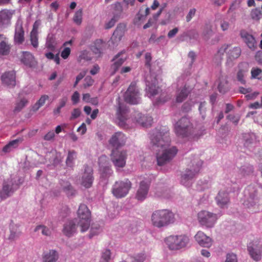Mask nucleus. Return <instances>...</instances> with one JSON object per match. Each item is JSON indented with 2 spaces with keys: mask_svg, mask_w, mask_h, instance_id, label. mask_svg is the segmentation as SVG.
<instances>
[{
  "mask_svg": "<svg viewBox=\"0 0 262 262\" xmlns=\"http://www.w3.org/2000/svg\"><path fill=\"white\" fill-rule=\"evenodd\" d=\"M41 231V233L46 236H50L51 234V231L49 228L43 225L37 226L34 229L35 232Z\"/></svg>",
  "mask_w": 262,
  "mask_h": 262,
  "instance_id": "nucleus-49",
  "label": "nucleus"
},
{
  "mask_svg": "<svg viewBox=\"0 0 262 262\" xmlns=\"http://www.w3.org/2000/svg\"><path fill=\"white\" fill-rule=\"evenodd\" d=\"M262 73V70L258 68H252L251 71V78L253 79L258 78L257 76Z\"/></svg>",
  "mask_w": 262,
  "mask_h": 262,
  "instance_id": "nucleus-58",
  "label": "nucleus"
},
{
  "mask_svg": "<svg viewBox=\"0 0 262 262\" xmlns=\"http://www.w3.org/2000/svg\"><path fill=\"white\" fill-rule=\"evenodd\" d=\"M194 238L197 243L202 247L209 248L212 245V239L202 231H198L194 236Z\"/></svg>",
  "mask_w": 262,
  "mask_h": 262,
  "instance_id": "nucleus-20",
  "label": "nucleus"
},
{
  "mask_svg": "<svg viewBox=\"0 0 262 262\" xmlns=\"http://www.w3.org/2000/svg\"><path fill=\"white\" fill-rule=\"evenodd\" d=\"M190 93L188 88L184 86L178 89L176 93V101L178 103L183 102L188 96Z\"/></svg>",
  "mask_w": 262,
  "mask_h": 262,
  "instance_id": "nucleus-34",
  "label": "nucleus"
},
{
  "mask_svg": "<svg viewBox=\"0 0 262 262\" xmlns=\"http://www.w3.org/2000/svg\"><path fill=\"white\" fill-rule=\"evenodd\" d=\"M28 103V101L26 99H22L18 103L16 104L14 111L18 112L20 111Z\"/></svg>",
  "mask_w": 262,
  "mask_h": 262,
  "instance_id": "nucleus-52",
  "label": "nucleus"
},
{
  "mask_svg": "<svg viewBox=\"0 0 262 262\" xmlns=\"http://www.w3.org/2000/svg\"><path fill=\"white\" fill-rule=\"evenodd\" d=\"M146 258V256L144 253H140L134 257L132 262H143Z\"/></svg>",
  "mask_w": 262,
  "mask_h": 262,
  "instance_id": "nucleus-54",
  "label": "nucleus"
},
{
  "mask_svg": "<svg viewBox=\"0 0 262 262\" xmlns=\"http://www.w3.org/2000/svg\"><path fill=\"white\" fill-rule=\"evenodd\" d=\"M118 105L119 106L117 112V119L119 120L118 124L120 126H124L127 119L126 114L128 112V109L125 106H124L120 102H119Z\"/></svg>",
  "mask_w": 262,
  "mask_h": 262,
  "instance_id": "nucleus-23",
  "label": "nucleus"
},
{
  "mask_svg": "<svg viewBox=\"0 0 262 262\" xmlns=\"http://www.w3.org/2000/svg\"><path fill=\"white\" fill-rule=\"evenodd\" d=\"M217 205L221 208H226L230 202L229 193L225 190L220 191L215 197Z\"/></svg>",
  "mask_w": 262,
  "mask_h": 262,
  "instance_id": "nucleus-19",
  "label": "nucleus"
},
{
  "mask_svg": "<svg viewBox=\"0 0 262 262\" xmlns=\"http://www.w3.org/2000/svg\"><path fill=\"white\" fill-rule=\"evenodd\" d=\"M61 185L63 191L68 196H73L75 195L76 191L69 182L63 181Z\"/></svg>",
  "mask_w": 262,
  "mask_h": 262,
  "instance_id": "nucleus-39",
  "label": "nucleus"
},
{
  "mask_svg": "<svg viewBox=\"0 0 262 262\" xmlns=\"http://www.w3.org/2000/svg\"><path fill=\"white\" fill-rule=\"evenodd\" d=\"M126 138L124 134L121 132L115 133L113 134L108 142L111 145L116 148L117 149L118 148L123 146L126 142Z\"/></svg>",
  "mask_w": 262,
  "mask_h": 262,
  "instance_id": "nucleus-15",
  "label": "nucleus"
},
{
  "mask_svg": "<svg viewBox=\"0 0 262 262\" xmlns=\"http://www.w3.org/2000/svg\"><path fill=\"white\" fill-rule=\"evenodd\" d=\"M126 156V151L114 149L111 154V160L115 167L122 168L125 165Z\"/></svg>",
  "mask_w": 262,
  "mask_h": 262,
  "instance_id": "nucleus-11",
  "label": "nucleus"
},
{
  "mask_svg": "<svg viewBox=\"0 0 262 262\" xmlns=\"http://www.w3.org/2000/svg\"><path fill=\"white\" fill-rule=\"evenodd\" d=\"M111 252L110 250L106 249L102 253V258L105 262H108L111 258Z\"/></svg>",
  "mask_w": 262,
  "mask_h": 262,
  "instance_id": "nucleus-62",
  "label": "nucleus"
},
{
  "mask_svg": "<svg viewBox=\"0 0 262 262\" xmlns=\"http://www.w3.org/2000/svg\"><path fill=\"white\" fill-rule=\"evenodd\" d=\"M92 59V57L90 52L84 50L80 52V54L78 57V60L79 62H81L82 60L85 61H90Z\"/></svg>",
  "mask_w": 262,
  "mask_h": 262,
  "instance_id": "nucleus-48",
  "label": "nucleus"
},
{
  "mask_svg": "<svg viewBox=\"0 0 262 262\" xmlns=\"http://www.w3.org/2000/svg\"><path fill=\"white\" fill-rule=\"evenodd\" d=\"M118 20H119V19H118L117 18H115V17L113 16V18H112L111 19V20H110L108 22L105 23V26H104L105 29H109L112 28L114 26L115 24Z\"/></svg>",
  "mask_w": 262,
  "mask_h": 262,
  "instance_id": "nucleus-56",
  "label": "nucleus"
},
{
  "mask_svg": "<svg viewBox=\"0 0 262 262\" xmlns=\"http://www.w3.org/2000/svg\"><path fill=\"white\" fill-rule=\"evenodd\" d=\"M94 82V80L90 76H86L84 79V83L83 84V86L85 88H86L89 86L92 85Z\"/></svg>",
  "mask_w": 262,
  "mask_h": 262,
  "instance_id": "nucleus-63",
  "label": "nucleus"
},
{
  "mask_svg": "<svg viewBox=\"0 0 262 262\" xmlns=\"http://www.w3.org/2000/svg\"><path fill=\"white\" fill-rule=\"evenodd\" d=\"M245 194L246 195H248L247 201L250 203V205H253L256 200L257 190L254 187L249 186L245 190Z\"/></svg>",
  "mask_w": 262,
  "mask_h": 262,
  "instance_id": "nucleus-30",
  "label": "nucleus"
},
{
  "mask_svg": "<svg viewBox=\"0 0 262 262\" xmlns=\"http://www.w3.org/2000/svg\"><path fill=\"white\" fill-rule=\"evenodd\" d=\"M248 251L251 258L258 261L261 259L262 255V246L259 242H255L249 243Z\"/></svg>",
  "mask_w": 262,
  "mask_h": 262,
  "instance_id": "nucleus-12",
  "label": "nucleus"
},
{
  "mask_svg": "<svg viewBox=\"0 0 262 262\" xmlns=\"http://www.w3.org/2000/svg\"><path fill=\"white\" fill-rule=\"evenodd\" d=\"M225 262H238L236 255L233 253L227 254Z\"/></svg>",
  "mask_w": 262,
  "mask_h": 262,
  "instance_id": "nucleus-53",
  "label": "nucleus"
},
{
  "mask_svg": "<svg viewBox=\"0 0 262 262\" xmlns=\"http://www.w3.org/2000/svg\"><path fill=\"white\" fill-rule=\"evenodd\" d=\"M125 102L131 104L140 103L141 97L139 91L135 82H132L124 95Z\"/></svg>",
  "mask_w": 262,
  "mask_h": 262,
  "instance_id": "nucleus-8",
  "label": "nucleus"
},
{
  "mask_svg": "<svg viewBox=\"0 0 262 262\" xmlns=\"http://www.w3.org/2000/svg\"><path fill=\"white\" fill-rule=\"evenodd\" d=\"M64 234L67 236H72L76 232V224L74 221L67 222L63 229Z\"/></svg>",
  "mask_w": 262,
  "mask_h": 262,
  "instance_id": "nucleus-35",
  "label": "nucleus"
},
{
  "mask_svg": "<svg viewBox=\"0 0 262 262\" xmlns=\"http://www.w3.org/2000/svg\"><path fill=\"white\" fill-rule=\"evenodd\" d=\"M46 160L54 166H56L61 162V154L56 150H52L46 155Z\"/></svg>",
  "mask_w": 262,
  "mask_h": 262,
  "instance_id": "nucleus-24",
  "label": "nucleus"
},
{
  "mask_svg": "<svg viewBox=\"0 0 262 262\" xmlns=\"http://www.w3.org/2000/svg\"><path fill=\"white\" fill-rule=\"evenodd\" d=\"M165 242L170 250H180L186 247L189 243V238L186 235H170L166 238Z\"/></svg>",
  "mask_w": 262,
  "mask_h": 262,
  "instance_id": "nucleus-6",
  "label": "nucleus"
},
{
  "mask_svg": "<svg viewBox=\"0 0 262 262\" xmlns=\"http://www.w3.org/2000/svg\"><path fill=\"white\" fill-rule=\"evenodd\" d=\"M58 259V254L54 250H50L42 254V262H56Z\"/></svg>",
  "mask_w": 262,
  "mask_h": 262,
  "instance_id": "nucleus-33",
  "label": "nucleus"
},
{
  "mask_svg": "<svg viewBox=\"0 0 262 262\" xmlns=\"http://www.w3.org/2000/svg\"><path fill=\"white\" fill-rule=\"evenodd\" d=\"M93 180L92 168L88 166H85L82 177L81 185L85 188H90L92 185Z\"/></svg>",
  "mask_w": 262,
  "mask_h": 262,
  "instance_id": "nucleus-18",
  "label": "nucleus"
},
{
  "mask_svg": "<svg viewBox=\"0 0 262 262\" xmlns=\"http://www.w3.org/2000/svg\"><path fill=\"white\" fill-rule=\"evenodd\" d=\"M103 41L101 39H97L94 45L92 46L91 50L96 55H100L101 53Z\"/></svg>",
  "mask_w": 262,
  "mask_h": 262,
  "instance_id": "nucleus-42",
  "label": "nucleus"
},
{
  "mask_svg": "<svg viewBox=\"0 0 262 262\" xmlns=\"http://www.w3.org/2000/svg\"><path fill=\"white\" fill-rule=\"evenodd\" d=\"M21 234V232L19 230H11L10 234L9 237V239L12 241H14L18 238Z\"/></svg>",
  "mask_w": 262,
  "mask_h": 262,
  "instance_id": "nucleus-55",
  "label": "nucleus"
},
{
  "mask_svg": "<svg viewBox=\"0 0 262 262\" xmlns=\"http://www.w3.org/2000/svg\"><path fill=\"white\" fill-rule=\"evenodd\" d=\"M147 92L150 95L154 96L157 95L159 92V88L156 86L155 78L151 79L150 76H147L145 78Z\"/></svg>",
  "mask_w": 262,
  "mask_h": 262,
  "instance_id": "nucleus-26",
  "label": "nucleus"
},
{
  "mask_svg": "<svg viewBox=\"0 0 262 262\" xmlns=\"http://www.w3.org/2000/svg\"><path fill=\"white\" fill-rule=\"evenodd\" d=\"M1 78L3 84L8 88H13L16 85V73L14 71L5 72Z\"/></svg>",
  "mask_w": 262,
  "mask_h": 262,
  "instance_id": "nucleus-14",
  "label": "nucleus"
},
{
  "mask_svg": "<svg viewBox=\"0 0 262 262\" xmlns=\"http://www.w3.org/2000/svg\"><path fill=\"white\" fill-rule=\"evenodd\" d=\"M73 21L77 25H80L82 20V10L81 9L77 10L73 16Z\"/></svg>",
  "mask_w": 262,
  "mask_h": 262,
  "instance_id": "nucleus-47",
  "label": "nucleus"
},
{
  "mask_svg": "<svg viewBox=\"0 0 262 262\" xmlns=\"http://www.w3.org/2000/svg\"><path fill=\"white\" fill-rule=\"evenodd\" d=\"M148 188L149 186L146 182H141L136 193V198L140 201L144 200L147 196Z\"/></svg>",
  "mask_w": 262,
  "mask_h": 262,
  "instance_id": "nucleus-28",
  "label": "nucleus"
},
{
  "mask_svg": "<svg viewBox=\"0 0 262 262\" xmlns=\"http://www.w3.org/2000/svg\"><path fill=\"white\" fill-rule=\"evenodd\" d=\"M127 55L125 54L124 51H122L118 53L113 58L112 61L114 63L111 66V69L113 70L114 74L119 69V68L124 62L126 60Z\"/></svg>",
  "mask_w": 262,
  "mask_h": 262,
  "instance_id": "nucleus-22",
  "label": "nucleus"
},
{
  "mask_svg": "<svg viewBox=\"0 0 262 262\" xmlns=\"http://www.w3.org/2000/svg\"><path fill=\"white\" fill-rule=\"evenodd\" d=\"M244 139V146L247 148H250L252 145L256 143V137L254 134H245Z\"/></svg>",
  "mask_w": 262,
  "mask_h": 262,
  "instance_id": "nucleus-40",
  "label": "nucleus"
},
{
  "mask_svg": "<svg viewBox=\"0 0 262 262\" xmlns=\"http://www.w3.org/2000/svg\"><path fill=\"white\" fill-rule=\"evenodd\" d=\"M206 103L205 102H201L199 105V110L200 114L202 115L203 118H204L206 116Z\"/></svg>",
  "mask_w": 262,
  "mask_h": 262,
  "instance_id": "nucleus-57",
  "label": "nucleus"
},
{
  "mask_svg": "<svg viewBox=\"0 0 262 262\" xmlns=\"http://www.w3.org/2000/svg\"><path fill=\"white\" fill-rule=\"evenodd\" d=\"M240 36L243 41L252 51L256 48V41L254 37L247 31L242 30L240 31Z\"/></svg>",
  "mask_w": 262,
  "mask_h": 262,
  "instance_id": "nucleus-17",
  "label": "nucleus"
},
{
  "mask_svg": "<svg viewBox=\"0 0 262 262\" xmlns=\"http://www.w3.org/2000/svg\"><path fill=\"white\" fill-rule=\"evenodd\" d=\"M152 149L156 152L157 164L164 165L169 163L176 155L178 149L170 146L169 130L160 127L153 131L150 137Z\"/></svg>",
  "mask_w": 262,
  "mask_h": 262,
  "instance_id": "nucleus-1",
  "label": "nucleus"
},
{
  "mask_svg": "<svg viewBox=\"0 0 262 262\" xmlns=\"http://www.w3.org/2000/svg\"><path fill=\"white\" fill-rule=\"evenodd\" d=\"M244 76V71L243 70H239L237 73V79L238 81H239L242 84H245L246 83Z\"/></svg>",
  "mask_w": 262,
  "mask_h": 262,
  "instance_id": "nucleus-59",
  "label": "nucleus"
},
{
  "mask_svg": "<svg viewBox=\"0 0 262 262\" xmlns=\"http://www.w3.org/2000/svg\"><path fill=\"white\" fill-rule=\"evenodd\" d=\"M100 232V228L99 226L92 227L90 230L89 237L92 238L94 236L98 234Z\"/></svg>",
  "mask_w": 262,
  "mask_h": 262,
  "instance_id": "nucleus-60",
  "label": "nucleus"
},
{
  "mask_svg": "<svg viewBox=\"0 0 262 262\" xmlns=\"http://www.w3.org/2000/svg\"><path fill=\"white\" fill-rule=\"evenodd\" d=\"M13 181L11 178L8 179L3 184L2 190L0 191V198L2 200L9 197L14 192Z\"/></svg>",
  "mask_w": 262,
  "mask_h": 262,
  "instance_id": "nucleus-16",
  "label": "nucleus"
},
{
  "mask_svg": "<svg viewBox=\"0 0 262 262\" xmlns=\"http://www.w3.org/2000/svg\"><path fill=\"white\" fill-rule=\"evenodd\" d=\"M81 112L79 108H74L73 112L71 113V116L70 117V120H74L78 117H79L81 114Z\"/></svg>",
  "mask_w": 262,
  "mask_h": 262,
  "instance_id": "nucleus-61",
  "label": "nucleus"
},
{
  "mask_svg": "<svg viewBox=\"0 0 262 262\" xmlns=\"http://www.w3.org/2000/svg\"><path fill=\"white\" fill-rule=\"evenodd\" d=\"M150 221L154 227L161 228L173 223L174 215L167 209L157 210L152 212Z\"/></svg>",
  "mask_w": 262,
  "mask_h": 262,
  "instance_id": "nucleus-3",
  "label": "nucleus"
},
{
  "mask_svg": "<svg viewBox=\"0 0 262 262\" xmlns=\"http://www.w3.org/2000/svg\"><path fill=\"white\" fill-rule=\"evenodd\" d=\"M106 157L104 156H101L99 158V164H100V171L101 172V174L102 177H109L112 173V170L110 167L106 166H103L102 165H100V162L102 161L105 160Z\"/></svg>",
  "mask_w": 262,
  "mask_h": 262,
  "instance_id": "nucleus-38",
  "label": "nucleus"
},
{
  "mask_svg": "<svg viewBox=\"0 0 262 262\" xmlns=\"http://www.w3.org/2000/svg\"><path fill=\"white\" fill-rule=\"evenodd\" d=\"M195 12L196 9L195 8H192L189 10V12L186 17V21L187 22L191 20L192 18L195 15Z\"/></svg>",
  "mask_w": 262,
  "mask_h": 262,
  "instance_id": "nucleus-64",
  "label": "nucleus"
},
{
  "mask_svg": "<svg viewBox=\"0 0 262 262\" xmlns=\"http://www.w3.org/2000/svg\"><path fill=\"white\" fill-rule=\"evenodd\" d=\"M24 31L21 23L17 22L15 25V34L14 37V42L20 45L24 41Z\"/></svg>",
  "mask_w": 262,
  "mask_h": 262,
  "instance_id": "nucleus-25",
  "label": "nucleus"
},
{
  "mask_svg": "<svg viewBox=\"0 0 262 262\" xmlns=\"http://www.w3.org/2000/svg\"><path fill=\"white\" fill-rule=\"evenodd\" d=\"M136 121L144 127L151 125L152 119L150 116H145L141 113H138L135 116Z\"/></svg>",
  "mask_w": 262,
  "mask_h": 262,
  "instance_id": "nucleus-31",
  "label": "nucleus"
},
{
  "mask_svg": "<svg viewBox=\"0 0 262 262\" xmlns=\"http://www.w3.org/2000/svg\"><path fill=\"white\" fill-rule=\"evenodd\" d=\"M174 130L177 136L186 138L191 136L194 133L193 125L187 117H183L174 125Z\"/></svg>",
  "mask_w": 262,
  "mask_h": 262,
  "instance_id": "nucleus-5",
  "label": "nucleus"
},
{
  "mask_svg": "<svg viewBox=\"0 0 262 262\" xmlns=\"http://www.w3.org/2000/svg\"><path fill=\"white\" fill-rule=\"evenodd\" d=\"M77 158V152L74 150H69L68 156L66 161V166L69 167H73L74 161Z\"/></svg>",
  "mask_w": 262,
  "mask_h": 262,
  "instance_id": "nucleus-37",
  "label": "nucleus"
},
{
  "mask_svg": "<svg viewBox=\"0 0 262 262\" xmlns=\"http://www.w3.org/2000/svg\"><path fill=\"white\" fill-rule=\"evenodd\" d=\"M23 141L22 138H19L15 140L10 141L8 144L5 145L3 148V151L5 152L10 151L13 148L17 147L19 144Z\"/></svg>",
  "mask_w": 262,
  "mask_h": 262,
  "instance_id": "nucleus-36",
  "label": "nucleus"
},
{
  "mask_svg": "<svg viewBox=\"0 0 262 262\" xmlns=\"http://www.w3.org/2000/svg\"><path fill=\"white\" fill-rule=\"evenodd\" d=\"M56 41L55 38L53 35H48L47 42H46V47L51 51H54L56 47Z\"/></svg>",
  "mask_w": 262,
  "mask_h": 262,
  "instance_id": "nucleus-44",
  "label": "nucleus"
},
{
  "mask_svg": "<svg viewBox=\"0 0 262 262\" xmlns=\"http://www.w3.org/2000/svg\"><path fill=\"white\" fill-rule=\"evenodd\" d=\"M20 61L25 66L30 68H33L36 66L35 61L33 55L29 52H23L20 58Z\"/></svg>",
  "mask_w": 262,
  "mask_h": 262,
  "instance_id": "nucleus-27",
  "label": "nucleus"
},
{
  "mask_svg": "<svg viewBox=\"0 0 262 262\" xmlns=\"http://www.w3.org/2000/svg\"><path fill=\"white\" fill-rule=\"evenodd\" d=\"M199 34L198 32L195 30H190L187 32L184 33L181 36V40L184 41V37H187L189 38L190 40L194 39L197 40L199 38Z\"/></svg>",
  "mask_w": 262,
  "mask_h": 262,
  "instance_id": "nucleus-41",
  "label": "nucleus"
},
{
  "mask_svg": "<svg viewBox=\"0 0 262 262\" xmlns=\"http://www.w3.org/2000/svg\"><path fill=\"white\" fill-rule=\"evenodd\" d=\"M242 50L239 47H233L231 44H224L217 50L213 57L214 62L220 66L224 59L225 53L226 55V64L229 67L233 66V62L241 55Z\"/></svg>",
  "mask_w": 262,
  "mask_h": 262,
  "instance_id": "nucleus-2",
  "label": "nucleus"
},
{
  "mask_svg": "<svg viewBox=\"0 0 262 262\" xmlns=\"http://www.w3.org/2000/svg\"><path fill=\"white\" fill-rule=\"evenodd\" d=\"M77 213L79 218L78 225L80 227L81 231L85 232L90 226L91 212L86 205L81 204L79 206Z\"/></svg>",
  "mask_w": 262,
  "mask_h": 262,
  "instance_id": "nucleus-7",
  "label": "nucleus"
},
{
  "mask_svg": "<svg viewBox=\"0 0 262 262\" xmlns=\"http://www.w3.org/2000/svg\"><path fill=\"white\" fill-rule=\"evenodd\" d=\"M125 28L126 26L123 24H120L117 26L110 41V46L114 47L117 46L118 42L124 35Z\"/></svg>",
  "mask_w": 262,
  "mask_h": 262,
  "instance_id": "nucleus-13",
  "label": "nucleus"
},
{
  "mask_svg": "<svg viewBox=\"0 0 262 262\" xmlns=\"http://www.w3.org/2000/svg\"><path fill=\"white\" fill-rule=\"evenodd\" d=\"M30 41L33 47L37 48L38 47V32L36 28H33L30 33Z\"/></svg>",
  "mask_w": 262,
  "mask_h": 262,
  "instance_id": "nucleus-43",
  "label": "nucleus"
},
{
  "mask_svg": "<svg viewBox=\"0 0 262 262\" xmlns=\"http://www.w3.org/2000/svg\"><path fill=\"white\" fill-rule=\"evenodd\" d=\"M113 16L119 19L123 12V7L119 2H117L114 5Z\"/></svg>",
  "mask_w": 262,
  "mask_h": 262,
  "instance_id": "nucleus-45",
  "label": "nucleus"
},
{
  "mask_svg": "<svg viewBox=\"0 0 262 262\" xmlns=\"http://www.w3.org/2000/svg\"><path fill=\"white\" fill-rule=\"evenodd\" d=\"M250 15L253 19L258 21L261 17V12L260 10L256 8L251 11Z\"/></svg>",
  "mask_w": 262,
  "mask_h": 262,
  "instance_id": "nucleus-51",
  "label": "nucleus"
},
{
  "mask_svg": "<svg viewBox=\"0 0 262 262\" xmlns=\"http://www.w3.org/2000/svg\"><path fill=\"white\" fill-rule=\"evenodd\" d=\"M14 11L4 9L0 11V27L4 28L10 24Z\"/></svg>",
  "mask_w": 262,
  "mask_h": 262,
  "instance_id": "nucleus-21",
  "label": "nucleus"
},
{
  "mask_svg": "<svg viewBox=\"0 0 262 262\" xmlns=\"http://www.w3.org/2000/svg\"><path fill=\"white\" fill-rule=\"evenodd\" d=\"M49 98L48 96L47 95H42L40 99L38 100V101L37 102V103L35 104V105L33 107V109L34 111H37L39 109V107H40L41 106H42L46 101Z\"/></svg>",
  "mask_w": 262,
  "mask_h": 262,
  "instance_id": "nucleus-50",
  "label": "nucleus"
},
{
  "mask_svg": "<svg viewBox=\"0 0 262 262\" xmlns=\"http://www.w3.org/2000/svg\"><path fill=\"white\" fill-rule=\"evenodd\" d=\"M214 32L211 26H206L203 33V36L205 40L208 41L209 39L213 36Z\"/></svg>",
  "mask_w": 262,
  "mask_h": 262,
  "instance_id": "nucleus-46",
  "label": "nucleus"
},
{
  "mask_svg": "<svg viewBox=\"0 0 262 262\" xmlns=\"http://www.w3.org/2000/svg\"><path fill=\"white\" fill-rule=\"evenodd\" d=\"M203 164V161L198 157L192 159L187 165L186 169L182 173L181 183L185 186L189 187L191 181L199 172Z\"/></svg>",
  "mask_w": 262,
  "mask_h": 262,
  "instance_id": "nucleus-4",
  "label": "nucleus"
},
{
  "mask_svg": "<svg viewBox=\"0 0 262 262\" xmlns=\"http://www.w3.org/2000/svg\"><path fill=\"white\" fill-rule=\"evenodd\" d=\"M11 46L8 43V38L0 34V54L7 55L9 54Z\"/></svg>",
  "mask_w": 262,
  "mask_h": 262,
  "instance_id": "nucleus-29",
  "label": "nucleus"
},
{
  "mask_svg": "<svg viewBox=\"0 0 262 262\" xmlns=\"http://www.w3.org/2000/svg\"><path fill=\"white\" fill-rule=\"evenodd\" d=\"M254 171V168L252 165L246 164L238 168V173L242 177L246 178L252 175Z\"/></svg>",
  "mask_w": 262,
  "mask_h": 262,
  "instance_id": "nucleus-32",
  "label": "nucleus"
},
{
  "mask_svg": "<svg viewBox=\"0 0 262 262\" xmlns=\"http://www.w3.org/2000/svg\"><path fill=\"white\" fill-rule=\"evenodd\" d=\"M199 223L206 228H212L214 226L217 219V215L206 210H202L198 214Z\"/></svg>",
  "mask_w": 262,
  "mask_h": 262,
  "instance_id": "nucleus-10",
  "label": "nucleus"
},
{
  "mask_svg": "<svg viewBox=\"0 0 262 262\" xmlns=\"http://www.w3.org/2000/svg\"><path fill=\"white\" fill-rule=\"evenodd\" d=\"M131 187L132 183L128 179L117 181L113 185L112 192L116 198H122L128 193Z\"/></svg>",
  "mask_w": 262,
  "mask_h": 262,
  "instance_id": "nucleus-9",
  "label": "nucleus"
}]
</instances>
